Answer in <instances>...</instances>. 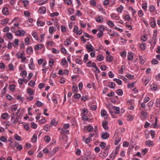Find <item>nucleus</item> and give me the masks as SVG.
Segmentation results:
<instances>
[{
    "label": "nucleus",
    "mask_w": 160,
    "mask_h": 160,
    "mask_svg": "<svg viewBox=\"0 0 160 160\" xmlns=\"http://www.w3.org/2000/svg\"><path fill=\"white\" fill-rule=\"evenodd\" d=\"M101 114L102 117L106 116V117L107 118L108 116V114L107 113L106 111L104 110H101Z\"/></svg>",
    "instance_id": "nucleus-16"
},
{
    "label": "nucleus",
    "mask_w": 160,
    "mask_h": 160,
    "mask_svg": "<svg viewBox=\"0 0 160 160\" xmlns=\"http://www.w3.org/2000/svg\"><path fill=\"white\" fill-rule=\"evenodd\" d=\"M27 72L26 71H23L20 73V75L23 78H25L26 77Z\"/></svg>",
    "instance_id": "nucleus-48"
},
{
    "label": "nucleus",
    "mask_w": 160,
    "mask_h": 160,
    "mask_svg": "<svg viewBox=\"0 0 160 160\" xmlns=\"http://www.w3.org/2000/svg\"><path fill=\"white\" fill-rule=\"evenodd\" d=\"M150 135L152 136V138H154L155 136V131L153 130H150Z\"/></svg>",
    "instance_id": "nucleus-47"
},
{
    "label": "nucleus",
    "mask_w": 160,
    "mask_h": 160,
    "mask_svg": "<svg viewBox=\"0 0 160 160\" xmlns=\"http://www.w3.org/2000/svg\"><path fill=\"white\" fill-rule=\"evenodd\" d=\"M38 12L41 14H44L46 12V8L44 7H40L38 10Z\"/></svg>",
    "instance_id": "nucleus-8"
},
{
    "label": "nucleus",
    "mask_w": 160,
    "mask_h": 160,
    "mask_svg": "<svg viewBox=\"0 0 160 160\" xmlns=\"http://www.w3.org/2000/svg\"><path fill=\"white\" fill-rule=\"evenodd\" d=\"M82 113L83 115H86L88 113V110L86 108H84L82 111Z\"/></svg>",
    "instance_id": "nucleus-56"
},
{
    "label": "nucleus",
    "mask_w": 160,
    "mask_h": 160,
    "mask_svg": "<svg viewBox=\"0 0 160 160\" xmlns=\"http://www.w3.org/2000/svg\"><path fill=\"white\" fill-rule=\"evenodd\" d=\"M54 62V61L53 59H50L49 62V66L50 67H52L53 66Z\"/></svg>",
    "instance_id": "nucleus-59"
},
{
    "label": "nucleus",
    "mask_w": 160,
    "mask_h": 160,
    "mask_svg": "<svg viewBox=\"0 0 160 160\" xmlns=\"http://www.w3.org/2000/svg\"><path fill=\"white\" fill-rule=\"evenodd\" d=\"M18 42V40L17 39H15L14 40V42L12 43V46L15 48L17 47L19 45Z\"/></svg>",
    "instance_id": "nucleus-21"
},
{
    "label": "nucleus",
    "mask_w": 160,
    "mask_h": 160,
    "mask_svg": "<svg viewBox=\"0 0 160 160\" xmlns=\"http://www.w3.org/2000/svg\"><path fill=\"white\" fill-rule=\"evenodd\" d=\"M133 58V56L132 55V53H129L128 55V59L132 61Z\"/></svg>",
    "instance_id": "nucleus-51"
},
{
    "label": "nucleus",
    "mask_w": 160,
    "mask_h": 160,
    "mask_svg": "<svg viewBox=\"0 0 160 160\" xmlns=\"http://www.w3.org/2000/svg\"><path fill=\"white\" fill-rule=\"evenodd\" d=\"M28 93L30 95H32L33 93V91L31 88H28L27 91Z\"/></svg>",
    "instance_id": "nucleus-64"
},
{
    "label": "nucleus",
    "mask_w": 160,
    "mask_h": 160,
    "mask_svg": "<svg viewBox=\"0 0 160 160\" xmlns=\"http://www.w3.org/2000/svg\"><path fill=\"white\" fill-rule=\"evenodd\" d=\"M72 92L74 93H76L78 92V88L77 87H75V86H73L72 87Z\"/></svg>",
    "instance_id": "nucleus-55"
},
{
    "label": "nucleus",
    "mask_w": 160,
    "mask_h": 160,
    "mask_svg": "<svg viewBox=\"0 0 160 160\" xmlns=\"http://www.w3.org/2000/svg\"><path fill=\"white\" fill-rule=\"evenodd\" d=\"M108 122L107 121H105L104 122H102V126L103 128L106 130H108L109 128L107 125Z\"/></svg>",
    "instance_id": "nucleus-14"
},
{
    "label": "nucleus",
    "mask_w": 160,
    "mask_h": 160,
    "mask_svg": "<svg viewBox=\"0 0 160 160\" xmlns=\"http://www.w3.org/2000/svg\"><path fill=\"white\" fill-rule=\"evenodd\" d=\"M37 25L38 26H43L44 24V23L40 21H38L37 22Z\"/></svg>",
    "instance_id": "nucleus-57"
},
{
    "label": "nucleus",
    "mask_w": 160,
    "mask_h": 160,
    "mask_svg": "<svg viewBox=\"0 0 160 160\" xmlns=\"http://www.w3.org/2000/svg\"><path fill=\"white\" fill-rule=\"evenodd\" d=\"M73 32L76 33L77 34L81 35L82 33V29H80L79 30V28L78 26L75 25L74 27Z\"/></svg>",
    "instance_id": "nucleus-3"
},
{
    "label": "nucleus",
    "mask_w": 160,
    "mask_h": 160,
    "mask_svg": "<svg viewBox=\"0 0 160 160\" xmlns=\"http://www.w3.org/2000/svg\"><path fill=\"white\" fill-rule=\"evenodd\" d=\"M6 37L8 39L11 40L13 38V36L10 32H8L6 34Z\"/></svg>",
    "instance_id": "nucleus-32"
},
{
    "label": "nucleus",
    "mask_w": 160,
    "mask_h": 160,
    "mask_svg": "<svg viewBox=\"0 0 160 160\" xmlns=\"http://www.w3.org/2000/svg\"><path fill=\"white\" fill-rule=\"evenodd\" d=\"M146 45L145 43H143L141 44L140 46V48L143 50L146 49Z\"/></svg>",
    "instance_id": "nucleus-39"
},
{
    "label": "nucleus",
    "mask_w": 160,
    "mask_h": 160,
    "mask_svg": "<svg viewBox=\"0 0 160 160\" xmlns=\"http://www.w3.org/2000/svg\"><path fill=\"white\" fill-rule=\"evenodd\" d=\"M106 58V60L109 62H112L113 60V57L110 55L107 56Z\"/></svg>",
    "instance_id": "nucleus-23"
},
{
    "label": "nucleus",
    "mask_w": 160,
    "mask_h": 160,
    "mask_svg": "<svg viewBox=\"0 0 160 160\" xmlns=\"http://www.w3.org/2000/svg\"><path fill=\"white\" fill-rule=\"evenodd\" d=\"M113 80L118 85H122V82L121 80L117 78H114L113 79Z\"/></svg>",
    "instance_id": "nucleus-30"
},
{
    "label": "nucleus",
    "mask_w": 160,
    "mask_h": 160,
    "mask_svg": "<svg viewBox=\"0 0 160 160\" xmlns=\"http://www.w3.org/2000/svg\"><path fill=\"white\" fill-rule=\"evenodd\" d=\"M141 114L142 116L144 118H146L148 115V113L143 111L141 112Z\"/></svg>",
    "instance_id": "nucleus-25"
},
{
    "label": "nucleus",
    "mask_w": 160,
    "mask_h": 160,
    "mask_svg": "<svg viewBox=\"0 0 160 160\" xmlns=\"http://www.w3.org/2000/svg\"><path fill=\"white\" fill-rule=\"evenodd\" d=\"M22 3L23 4L24 7H27L29 3V1L28 0H23Z\"/></svg>",
    "instance_id": "nucleus-40"
},
{
    "label": "nucleus",
    "mask_w": 160,
    "mask_h": 160,
    "mask_svg": "<svg viewBox=\"0 0 160 160\" xmlns=\"http://www.w3.org/2000/svg\"><path fill=\"white\" fill-rule=\"evenodd\" d=\"M109 112L112 117L114 118H116L117 117L116 115V113L114 112L111 108H109Z\"/></svg>",
    "instance_id": "nucleus-29"
},
{
    "label": "nucleus",
    "mask_w": 160,
    "mask_h": 160,
    "mask_svg": "<svg viewBox=\"0 0 160 160\" xmlns=\"http://www.w3.org/2000/svg\"><path fill=\"white\" fill-rule=\"evenodd\" d=\"M58 151V148L57 147L55 148L53 150H52L49 153V155L50 156H52L54 155L55 152Z\"/></svg>",
    "instance_id": "nucleus-12"
},
{
    "label": "nucleus",
    "mask_w": 160,
    "mask_h": 160,
    "mask_svg": "<svg viewBox=\"0 0 160 160\" xmlns=\"http://www.w3.org/2000/svg\"><path fill=\"white\" fill-rule=\"evenodd\" d=\"M158 63V61L156 59H153L152 61V64H157Z\"/></svg>",
    "instance_id": "nucleus-62"
},
{
    "label": "nucleus",
    "mask_w": 160,
    "mask_h": 160,
    "mask_svg": "<svg viewBox=\"0 0 160 160\" xmlns=\"http://www.w3.org/2000/svg\"><path fill=\"white\" fill-rule=\"evenodd\" d=\"M116 93L119 96H122L123 93V91L121 89H118L116 91Z\"/></svg>",
    "instance_id": "nucleus-42"
},
{
    "label": "nucleus",
    "mask_w": 160,
    "mask_h": 160,
    "mask_svg": "<svg viewBox=\"0 0 160 160\" xmlns=\"http://www.w3.org/2000/svg\"><path fill=\"white\" fill-rule=\"evenodd\" d=\"M96 21L99 23H101L103 22V19L101 16L98 17L96 19Z\"/></svg>",
    "instance_id": "nucleus-27"
},
{
    "label": "nucleus",
    "mask_w": 160,
    "mask_h": 160,
    "mask_svg": "<svg viewBox=\"0 0 160 160\" xmlns=\"http://www.w3.org/2000/svg\"><path fill=\"white\" fill-rule=\"evenodd\" d=\"M2 12L5 15H7L9 14L8 8L6 7H4L2 9Z\"/></svg>",
    "instance_id": "nucleus-10"
},
{
    "label": "nucleus",
    "mask_w": 160,
    "mask_h": 160,
    "mask_svg": "<svg viewBox=\"0 0 160 160\" xmlns=\"http://www.w3.org/2000/svg\"><path fill=\"white\" fill-rule=\"evenodd\" d=\"M9 114L8 113L6 112L2 114L1 117L3 119H7L8 117Z\"/></svg>",
    "instance_id": "nucleus-17"
},
{
    "label": "nucleus",
    "mask_w": 160,
    "mask_h": 160,
    "mask_svg": "<svg viewBox=\"0 0 160 160\" xmlns=\"http://www.w3.org/2000/svg\"><path fill=\"white\" fill-rule=\"evenodd\" d=\"M153 21H151V24L150 26L151 27H152V28H154L156 26V21L155 19L154 18H152Z\"/></svg>",
    "instance_id": "nucleus-22"
},
{
    "label": "nucleus",
    "mask_w": 160,
    "mask_h": 160,
    "mask_svg": "<svg viewBox=\"0 0 160 160\" xmlns=\"http://www.w3.org/2000/svg\"><path fill=\"white\" fill-rule=\"evenodd\" d=\"M107 24L110 27H113L114 25V23L111 20L108 21Z\"/></svg>",
    "instance_id": "nucleus-46"
},
{
    "label": "nucleus",
    "mask_w": 160,
    "mask_h": 160,
    "mask_svg": "<svg viewBox=\"0 0 160 160\" xmlns=\"http://www.w3.org/2000/svg\"><path fill=\"white\" fill-rule=\"evenodd\" d=\"M14 138L16 140L18 141H20L21 140V137L19 136L17 134H16L15 135Z\"/></svg>",
    "instance_id": "nucleus-61"
},
{
    "label": "nucleus",
    "mask_w": 160,
    "mask_h": 160,
    "mask_svg": "<svg viewBox=\"0 0 160 160\" xmlns=\"http://www.w3.org/2000/svg\"><path fill=\"white\" fill-rule=\"evenodd\" d=\"M29 68L31 70H34L35 68V66L34 64L33 59L31 58L30 59V63L28 64Z\"/></svg>",
    "instance_id": "nucleus-5"
},
{
    "label": "nucleus",
    "mask_w": 160,
    "mask_h": 160,
    "mask_svg": "<svg viewBox=\"0 0 160 160\" xmlns=\"http://www.w3.org/2000/svg\"><path fill=\"white\" fill-rule=\"evenodd\" d=\"M123 9V6L122 5H121L120 6V7L117 8L116 10L118 12L121 13L122 12Z\"/></svg>",
    "instance_id": "nucleus-31"
},
{
    "label": "nucleus",
    "mask_w": 160,
    "mask_h": 160,
    "mask_svg": "<svg viewBox=\"0 0 160 160\" xmlns=\"http://www.w3.org/2000/svg\"><path fill=\"white\" fill-rule=\"evenodd\" d=\"M50 127H51L50 126L46 124L43 126V129L46 131H48L50 130Z\"/></svg>",
    "instance_id": "nucleus-36"
},
{
    "label": "nucleus",
    "mask_w": 160,
    "mask_h": 160,
    "mask_svg": "<svg viewBox=\"0 0 160 160\" xmlns=\"http://www.w3.org/2000/svg\"><path fill=\"white\" fill-rule=\"evenodd\" d=\"M116 84L114 82H112L110 83V84H109L108 87L112 89H113L115 88Z\"/></svg>",
    "instance_id": "nucleus-41"
},
{
    "label": "nucleus",
    "mask_w": 160,
    "mask_h": 160,
    "mask_svg": "<svg viewBox=\"0 0 160 160\" xmlns=\"http://www.w3.org/2000/svg\"><path fill=\"white\" fill-rule=\"evenodd\" d=\"M64 44L65 46H68L70 45L71 44V42L70 38H68L66 39L65 41L64 42Z\"/></svg>",
    "instance_id": "nucleus-20"
},
{
    "label": "nucleus",
    "mask_w": 160,
    "mask_h": 160,
    "mask_svg": "<svg viewBox=\"0 0 160 160\" xmlns=\"http://www.w3.org/2000/svg\"><path fill=\"white\" fill-rule=\"evenodd\" d=\"M14 115L15 113L14 112H12L11 115V121L12 122V123H16V122L18 121L19 119V116H18L17 118H15L14 117Z\"/></svg>",
    "instance_id": "nucleus-2"
},
{
    "label": "nucleus",
    "mask_w": 160,
    "mask_h": 160,
    "mask_svg": "<svg viewBox=\"0 0 160 160\" xmlns=\"http://www.w3.org/2000/svg\"><path fill=\"white\" fill-rule=\"evenodd\" d=\"M43 46L42 44H38L34 46V48L35 50H39L42 48Z\"/></svg>",
    "instance_id": "nucleus-15"
},
{
    "label": "nucleus",
    "mask_w": 160,
    "mask_h": 160,
    "mask_svg": "<svg viewBox=\"0 0 160 160\" xmlns=\"http://www.w3.org/2000/svg\"><path fill=\"white\" fill-rule=\"evenodd\" d=\"M104 59V57L102 55L100 54L97 57V60L99 61H102Z\"/></svg>",
    "instance_id": "nucleus-19"
},
{
    "label": "nucleus",
    "mask_w": 160,
    "mask_h": 160,
    "mask_svg": "<svg viewBox=\"0 0 160 160\" xmlns=\"http://www.w3.org/2000/svg\"><path fill=\"white\" fill-rule=\"evenodd\" d=\"M149 10L150 12H154L155 10V7L154 5H150L149 7Z\"/></svg>",
    "instance_id": "nucleus-26"
},
{
    "label": "nucleus",
    "mask_w": 160,
    "mask_h": 160,
    "mask_svg": "<svg viewBox=\"0 0 160 160\" xmlns=\"http://www.w3.org/2000/svg\"><path fill=\"white\" fill-rule=\"evenodd\" d=\"M56 120L54 118L52 119L50 122V126L52 127L53 126H56V124H55Z\"/></svg>",
    "instance_id": "nucleus-49"
},
{
    "label": "nucleus",
    "mask_w": 160,
    "mask_h": 160,
    "mask_svg": "<svg viewBox=\"0 0 160 160\" xmlns=\"http://www.w3.org/2000/svg\"><path fill=\"white\" fill-rule=\"evenodd\" d=\"M9 19L8 18H5L2 20L1 22V24L3 26H5L7 24L9 21Z\"/></svg>",
    "instance_id": "nucleus-18"
},
{
    "label": "nucleus",
    "mask_w": 160,
    "mask_h": 160,
    "mask_svg": "<svg viewBox=\"0 0 160 160\" xmlns=\"http://www.w3.org/2000/svg\"><path fill=\"white\" fill-rule=\"evenodd\" d=\"M58 15L59 13L57 12H55L51 13L50 16L52 17H53L55 16H58Z\"/></svg>",
    "instance_id": "nucleus-58"
},
{
    "label": "nucleus",
    "mask_w": 160,
    "mask_h": 160,
    "mask_svg": "<svg viewBox=\"0 0 160 160\" xmlns=\"http://www.w3.org/2000/svg\"><path fill=\"white\" fill-rule=\"evenodd\" d=\"M25 33V32L23 30H18L16 32L15 34L17 36H22L24 35Z\"/></svg>",
    "instance_id": "nucleus-4"
},
{
    "label": "nucleus",
    "mask_w": 160,
    "mask_h": 160,
    "mask_svg": "<svg viewBox=\"0 0 160 160\" xmlns=\"http://www.w3.org/2000/svg\"><path fill=\"white\" fill-rule=\"evenodd\" d=\"M35 84V82L34 81H33L32 80L30 81L28 84V85L33 87Z\"/></svg>",
    "instance_id": "nucleus-53"
},
{
    "label": "nucleus",
    "mask_w": 160,
    "mask_h": 160,
    "mask_svg": "<svg viewBox=\"0 0 160 160\" xmlns=\"http://www.w3.org/2000/svg\"><path fill=\"white\" fill-rule=\"evenodd\" d=\"M15 147H16L18 150L21 151L23 148V147L18 142H16L15 144Z\"/></svg>",
    "instance_id": "nucleus-11"
},
{
    "label": "nucleus",
    "mask_w": 160,
    "mask_h": 160,
    "mask_svg": "<svg viewBox=\"0 0 160 160\" xmlns=\"http://www.w3.org/2000/svg\"><path fill=\"white\" fill-rule=\"evenodd\" d=\"M75 62L78 64L81 65L82 64V62L81 60L78 58H77L75 60Z\"/></svg>",
    "instance_id": "nucleus-60"
},
{
    "label": "nucleus",
    "mask_w": 160,
    "mask_h": 160,
    "mask_svg": "<svg viewBox=\"0 0 160 160\" xmlns=\"http://www.w3.org/2000/svg\"><path fill=\"white\" fill-rule=\"evenodd\" d=\"M146 145L149 147L153 146L154 145L153 142L150 140H148L146 141Z\"/></svg>",
    "instance_id": "nucleus-13"
},
{
    "label": "nucleus",
    "mask_w": 160,
    "mask_h": 160,
    "mask_svg": "<svg viewBox=\"0 0 160 160\" xmlns=\"http://www.w3.org/2000/svg\"><path fill=\"white\" fill-rule=\"evenodd\" d=\"M73 72L75 73H81L82 72L79 68H75L73 70Z\"/></svg>",
    "instance_id": "nucleus-24"
},
{
    "label": "nucleus",
    "mask_w": 160,
    "mask_h": 160,
    "mask_svg": "<svg viewBox=\"0 0 160 160\" xmlns=\"http://www.w3.org/2000/svg\"><path fill=\"white\" fill-rule=\"evenodd\" d=\"M105 28L103 25H100L98 28V30L99 32H103Z\"/></svg>",
    "instance_id": "nucleus-43"
},
{
    "label": "nucleus",
    "mask_w": 160,
    "mask_h": 160,
    "mask_svg": "<svg viewBox=\"0 0 160 160\" xmlns=\"http://www.w3.org/2000/svg\"><path fill=\"white\" fill-rule=\"evenodd\" d=\"M32 141L33 142H35L37 140V135L36 134H34L32 138Z\"/></svg>",
    "instance_id": "nucleus-44"
},
{
    "label": "nucleus",
    "mask_w": 160,
    "mask_h": 160,
    "mask_svg": "<svg viewBox=\"0 0 160 160\" xmlns=\"http://www.w3.org/2000/svg\"><path fill=\"white\" fill-rule=\"evenodd\" d=\"M32 35L33 38L37 40H39L38 36L36 32H33L32 33Z\"/></svg>",
    "instance_id": "nucleus-33"
},
{
    "label": "nucleus",
    "mask_w": 160,
    "mask_h": 160,
    "mask_svg": "<svg viewBox=\"0 0 160 160\" xmlns=\"http://www.w3.org/2000/svg\"><path fill=\"white\" fill-rule=\"evenodd\" d=\"M61 63H62L63 66L65 65L68 63L67 62L65 58H64L62 60Z\"/></svg>",
    "instance_id": "nucleus-63"
},
{
    "label": "nucleus",
    "mask_w": 160,
    "mask_h": 160,
    "mask_svg": "<svg viewBox=\"0 0 160 160\" xmlns=\"http://www.w3.org/2000/svg\"><path fill=\"white\" fill-rule=\"evenodd\" d=\"M10 109L9 110V112L11 113V112H13L17 110L18 107L16 104H14L11 106L10 107Z\"/></svg>",
    "instance_id": "nucleus-7"
},
{
    "label": "nucleus",
    "mask_w": 160,
    "mask_h": 160,
    "mask_svg": "<svg viewBox=\"0 0 160 160\" xmlns=\"http://www.w3.org/2000/svg\"><path fill=\"white\" fill-rule=\"evenodd\" d=\"M126 77L130 79H133L134 78V76L133 75H132L130 74L129 73H128L126 75Z\"/></svg>",
    "instance_id": "nucleus-52"
},
{
    "label": "nucleus",
    "mask_w": 160,
    "mask_h": 160,
    "mask_svg": "<svg viewBox=\"0 0 160 160\" xmlns=\"http://www.w3.org/2000/svg\"><path fill=\"white\" fill-rule=\"evenodd\" d=\"M111 109L114 110V112L116 114H118L120 112V108L119 107H116L113 106L112 107V109Z\"/></svg>",
    "instance_id": "nucleus-9"
},
{
    "label": "nucleus",
    "mask_w": 160,
    "mask_h": 160,
    "mask_svg": "<svg viewBox=\"0 0 160 160\" xmlns=\"http://www.w3.org/2000/svg\"><path fill=\"white\" fill-rule=\"evenodd\" d=\"M24 16L26 17H30V13L28 11H25L24 12Z\"/></svg>",
    "instance_id": "nucleus-45"
},
{
    "label": "nucleus",
    "mask_w": 160,
    "mask_h": 160,
    "mask_svg": "<svg viewBox=\"0 0 160 160\" xmlns=\"http://www.w3.org/2000/svg\"><path fill=\"white\" fill-rule=\"evenodd\" d=\"M124 19L125 21H130L131 19V18L130 15L128 14H127L125 15Z\"/></svg>",
    "instance_id": "nucleus-50"
},
{
    "label": "nucleus",
    "mask_w": 160,
    "mask_h": 160,
    "mask_svg": "<svg viewBox=\"0 0 160 160\" xmlns=\"http://www.w3.org/2000/svg\"><path fill=\"white\" fill-rule=\"evenodd\" d=\"M87 130L89 132H92L93 130V128L92 125H89L87 127Z\"/></svg>",
    "instance_id": "nucleus-38"
},
{
    "label": "nucleus",
    "mask_w": 160,
    "mask_h": 160,
    "mask_svg": "<svg viewBox=\"0 0 160 160\" xmlns=\"http://www.w3.org/2000/svg\"><path fill=\"white\" fill-rule=\"evenodd\" d=\"M111 17L112 18L115 20H118L119 19V16L115 14H112L111 15Z\"/></svg>",
    "instance_id": "nucleus-34"
},
{
    "label": "nucleus",
    "mask_w": 160,
    "mask_h": 160,
    "mask_svg": "<svg viewBox=\"0 0 160 160\" xmlns=\"http://www.w3.org/2000/svg\"><path fill=\"white\" fill-rule=\"evenodd\" d=\"M86 48L87 49V52H88L94 50V47H92L91 48L89 47L88 46H86Z\"/></svg>",
    "instance_id": "nucleus-28"
},
{
    "label": "nucleus",
    "mask_w": 160,
    "mask_h": 160,
    "mask_svg": "<svg viewBox=\"0 0 160 160\" xmlns=\"http://www.w3.org/2000/svg\"><path fill=\"white\" fill-rule=\"evenodd\" d=\"M44 140L46 143H48L51 140L50 138L48 136H46L44 138Z\"/></svg>",
    "instance_id": "nucleus-35"
},
{
    "label": "nucleus",
    "mask_w": 160,
    "mask_h": 160,
    "mask_svg": "<svg viewBox=\"0 0 160 160\" xmlns=\"http://www.w3.org/2000/svg\"><path fill=\"white\" fill-rule=\"evenodd\" d=\"M157 31H155L154 32L152 40L149 41V43L151 45H152L153 44H154V45L155 46L156 44L157 37Z\"/></svg>",
    "instance_id": "nucleus-1"
},
{
    "label": "nucleus",
    "mask_w": 160,
    "mask_h": 160,
    "mask_svg": "<svg viewBox=\"0 0 160 160\" xmlns=\"http://www.w3.org/2000/svg\"><path fill=\"white\" fill-rule=\"evenodd\" d=\"M106 143L104 142H102L100 144V147L102 149L104 148L106 146Z\"/></svg>",
    "instance_id": "nucleus-54"
},
{
    "label": "nucleus",
    "mask_w": 160,
    "mask_h": 160,
    "mask_svg": "<svg viewBox=\"0 0 160 160\" xmlns=\"http://www.w3.org/2000/svg\"><path fill=\"white\" fill-rule=\"evenodd\" d=\"M33 51V50L32 48L29 47L27 48V53L28 54H30Z\"/></svg>",
    "instance_id": "nucleus-37"
},
{
    "label": "nucleus",
    "mask_w": 160,
    "mask_h": 160,
    "mask_svg": "<svg viewBox=\"0 0 160 160\" xmlns=\"http://www.w3.org/2000/svg\"><path fill=\"white\" fill-rule=\"evenodd\" d=\"M109 137V135L108 133L107 132H103L101 133V137L103 139H107Z\"/></svg>",
    "instance_id": "nucleus-6"
}]
</instances>
